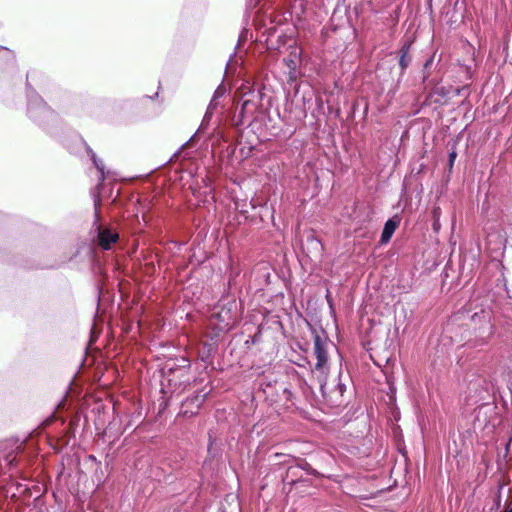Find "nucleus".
Wrapping results in <instances>:
<instances>
[{"label": "nucleus", "instance_id": "obj_9", "mask_svg": "<svg viewBox=\"0 0 512 512\" xmlns=\"http://www.w3.org/2000/svg\"><path fill=\"white\" fill-rule=\"evenodd\" d=\"M457 157V153L456 151H452L449 153V157H448V165H449V168L452 169L453 168V165H454V162H455V159Z\"/></svg>", "mask_w": 512, "mask_h": 512}, {"label": "nucleus", "instance_id": "obj_1", "mask_svg": "<svg viewBox=\"0 0 512 512\" xmlns=\"http://www.w3.org/2000/svg\"><path fill=\"white\" fill-rule=\"evenodd\" d=\"M314 342V354L316 356V363L313 368V373L316 375L320 385L321 394L326 395V382L329 374L328 351L329 344L328 338L325 333L319 334L315 329L312 330Z\"/></svg>", "mask_w": 512, "mask_h": 512}, {"label": "nucleus", "instance_id": "obj_2", "mask_svg": "<svg viewBox=\"0 0 512 512\" xmlns=\"http://www.w3.org/2000/svg\"><path fill=\"white\" fill-rule=\"evenodd\" d=\"M214 325L220 331L229 330L234 326L237 316L231 307H217L211 315Z\"/></svg>", "mask_w": 512, "mask_h": 512}, {"label": "nucleus", "instance_id": "obj_8", "mask_svg": "<svg viewBox=\"0 0 512 512\" xmlns=\"http://www.w3.org/2000/svg\"><path fill=\"white\" fill-rule=\"evenodd\" d=\"M258 385L260 387H262L263 383L260 381V379L258 378ZM272 387L270 385H267L266 388H260L258 389V399L261 397V396H264V397H269L271 395V393L269 392V390H271Z\"/></svg>", "mask_w": 512, "mask_h": 512}, {"label": "nucleus", "instance_id": "obj_15", "mask_svg": "<svg viewBox=\"0 0 512 512\" xmlns=\"http://www.w3.org/2000/svg\"><path fill=\"white\" fill-rule=\"evenodd\" d=\"M427 78H428V76L424 75L423 80L426 81Z\"/></svg>", "mask_w": 512, "mask_h": 512}, {"label": "nucleus", "instance_id": "obj_5", "mask_svg": "<svg viewBox=\"0 0 512 512\" xmlns=\"http://www.w3.org/2000/svg\"><path fill=\"white\" fill-rule=\"evenodd\" d=\"M255 112L256 104L250 99L244 100L240 111L242 121L250 125L255 119Z\"/></svg>", "mask_w": 512, "mask_h": 512}, {"label": "nucleus", "instance_id": "obj_7", "mask_svg": "<svg viewBox=\"0 0 512 512\" xmlns=\"http://www.w3.org/2000/svg\"><path fill=\"white\" fill-rule=\"evenodd\" d=\"M410 50V43L406 42L400 49L399 66H400V77L405 74L406 69L411 63V57L408 55Z\"/></svg>", "mask_w": 512, "mask_h": 512}, {"label": "nucleus", "instance_id": "obj_10", "mask_svg": "<svg viewBox=\"0 0 512 512\" xmlns=\"http://www.w3.org/2000/svg\"><path fill=\"white\" fill-rule=\"evenodd\" d=\"M502 512H512V497H509L504 504V509Z\"/></svg>", "mask_w": 512, "mask_h": 512}, {"label": "nucleus", "instance_id": "obj_3", "mask_svg": "<svg viewBox=\"0 0 512 512\" xmlns=\"http://www.w3.org/2000/svg\"><path fill=\"white\" fill-rule=\"evenodd\" d=\"M341 374L335 380L336 384L332 389H328V381L326 382V395L322 396L327 399L332 405L338 406L342 403V397L346 391V385L341 382Z\"/></svg>", "mask_w": 512, "mask_h": 512}, {"label": "nucleus", "instance_id": "obj_11", "mask_svg": "<svg viewBox=\"0 0 512 512\" xmlns=\"http://www.w3.org/2000/svg\"><path fill=\"white\" fill-rule=\"evenodd\" d=\"M93 160H94V163H95L97 169L103 174L104 166H103L102 162H98L95 158V155H93Z\"/></svg>", "mask_w": 512, "mask_h": 512}, {"label": "nucleus", "instance_id": "obj_13", "mask_svg": "<svg viewBox=\"0 0 512 512\" xmlns=\"http://www.w3.org/2000/svg\"><path fill=\"white\" fill-rule=\"evenodd\" d=\"M433 63V57H430L429 59L426 60L425 64H424V68L427 69L429 66H431Z\"/></svg>", "mask_w": 512, "mask_h": 512}, {"label": "nucleus", "instance_id": "obj_14", "mask_svg": "<svg viewBox=\"0 0 512 512\" xmlns=\"http://www.w3.org/2000/svg\"><path fill=\"white\" fill-rule=\"evenodd\" d=\"M496 505H497V507H499V506H500V498H498V500H497V502H496Z\"/></svg>", "mask_w": 512, "mask_h": 512}, {"label": "nucleus", "instance_id": "obj_4", "mask_svg": "<svg viewBox=\"0 0 512 512\" xmlns=\"http://www.w3.org/2000/svg\"><path fill=\"white\" fill-rule=\"evenodd\" d=\"M400 222H401V217L399 215H394L393 217L389 218L385 222L382 233H381V237H380L381 245L387 244L391 240L395 230L400 225Z\"/></svg>", "mask_w": 512, "mask_h": 512}, {"label": "nucleus", "instance_id": "obj_6", "mask_svg": "<svg viewBox=\"0 0 512 512\" xmlns=\"http://www.w3.org/2000/svg\"><path fill=\"white\" fill-rule=\"evenodd\" d=\"M98 240H99V245L103 249L108 250L111 248V245L118 240V234L112 232L109 229H102V230H99V232H98Z\"/></svg>", "mask_w": 512, "mask_h": 512}, {"label": "nucleus", "instance_id": "obj_12", "mask_svg": "<svg viewBox=\"0 0 512 512\" xmlns=\"http://www.w3.org/2000/svg\"><path fill=\"white\" fill-rule=\"evenodd\" d=\"M303 469H306L308 471V473L311 474V475H315L316 474V471L311 468L309 463H305V465L303 466Z\"/></svg>", "mask_w": 512, "mask_h": 512}]
</instances>
